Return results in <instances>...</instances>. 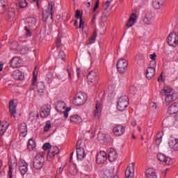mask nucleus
<instances>
[{
	"label": "nucleus",
	"instance_id": "57",
	"mask_svg": "<svg viewBox=\"0 0 178 178\" xmlns=\"http://www.w3.org/2000/svg\"><path fill=\"white\" fill-rule=\"evenodd\" d=\"M149 58L152 59V60H156V54L153 53L149 56Z\"/></svg>",
	"mask_w": 178,
	"mask_h": 178
},
{
	"label": "nucleus",
	"instance_id": "4",
	"mask_svg": "<svg viewBox=\"0 0 178 178\" xmlns=\"http://www.w3.org/2000/svg\"><path fill=\"white\" fill-rule=\"evenodd\" d=\"M56 109L59 113H63V116L67 118L69 116V111L72 108L70 107L66 108V104L64 102H58L56 104Z\"/></svg>",
	"mask_w": 178,
	"mask_h": 178
},
{
	"label": "nucleus",
	"instance_id": "25",
	"mask_svg": "<svg viewBox=\"0 0 178 178\" xmlns=\"http://www.w3.org/2000/svg\"><path fill=\"white\" fill-rule=\"evenodd\" d=\"M25 23L28 27H34L37 23V19L35 17H28L26 19Z\"/></svg>",
	"mask_w": 178,
	"mask_h": 178
},
{
	"label": "nucleus",
	"instance_id": "55",
	"mask_svg": "<svg viewBox=\"0 0 178 178\" xmlns=\"http://www.w3.org/2000/svg\"><path fill=\"white\" fill-rule=\"evenodd\" d=\"M111 6V1H107L104 5V10L105 12H106V10H108V8H109Z\"/></svg>",
	"mask_w": 178,
	"mask_h": 178
},
{
	"label": "nucleus",
	"instance_id": "27",
	"mask_svg": "<svg viewBox=\"0 0 178 178\" xmlns=\"http://www.w3.org/2000/svg\"><path fill=\"white\" fill-rule=\"evenodd\" d=\"M145 175L147 178H156L155 170L153 168H149L146 170Z\"/></svg>",
	"mask_w": 178,
	"mask_h": 178
},
{
	"label": "nucleus",
	"instance_id": "46",
	"mask_svg": "<svg viewBox=\"0 0 178 178\" xmlns=\"http://www.w3.org/2000/svg\"><path fill=\"white\" fill-rule=\"evenodd\" d=\"M49 129H51V122L50 121H47L46 122V125L44 127V131H49Z\"/></svg>",
	"mask_w": 178,
	"mask_h": 178
},
{
	"label": "nucleus",
	"instance_id": "38",
	"mask_svg": "<svg viewBox=\"0 0 178 178\" xmlns=\"http://www.w3.org/2000/svg\"><path fill=\"white\" fill-rule=\"evenodd\" d=\"M100 111H101V104H99V102L97 101L95 110L94 113V117L97 118V116H98V114L99 113Z\"/></svg>",
	"mask_w": 178,
	"mask_h": 178
},
{
	"label": "nucleus",
	"instance_id": "14",
	"mask_svg": "<svg viewBox=\"0 0 178 178\" xmlns=\"http://www.w3.org/2000/svg\"><path fill=\"white\" fill-rule=\"evenodd\" d=\"M154 19L155 16L152 15V13L151 11H148L146 13L145 18L143 19V22L145 23V24H151L154 22Z\"/></svg>",
	"mask_w": 178,
	"mask_h": 178
},
{
	"label": "nucleus",
	"instance_id": "35",
	"mask_svg": "<svg viewBox=\"0 0 178 178\" xmlns=\"http://www.w3.org/2000/svg\"><path fill=\"white\" fill-rule=\"evenodd\" d=\"M97 139L102 144L106 142V134L102 133V132H99L97 135Z\"/></svg>",
	"mask_w": 178,
	"mask_h": 178
},
{
	"label": "nucleus",
	"instance_id": "28",
	"mask_svg": "<svg viewBox=\"0 0 178 178\" xmlns=\"http://www.w3.org/2000/svg\"><path fill=\"white\" fill-rule=\"evenodd\" d=\"M16 16L15 8H8L6 13V17L7 19H13Z\"/></svg>",
	"mask_w": 178,
	"mask_h": 178
},
{
	"label": "nucleus",
	"instance_id": "39",
	"mask_svg": "<svg viewBox=\"0 0 178 178\" xmlns=\"http://www.w3.org/2000/svg\"><path fill=\"white\" fill-rule=\"evenodd\" d=\"M35 148V142L33 139H30L28 142V149L33 151Z\"/></svg>",
	"mask_w": 178,
	"mask_h": 178
},
{
	"label": "nucleus",
	"instance_id": "32",
	"mask_svg": "<svg viewBox=\"0 0 178 178\" xmlns=\"http://www.w3.org/2000/svg\"><path fill=\"white\" fill-rule=\"evenodd\" d=\"M6 6H8V0H0V13L6 11Z\"/></svg>",
	"mask_w": 178,
	"mask_h": 178
},
{
	"label": "nucleus",
	"instance_id": "51",
	"mask_svg": "<svg viewBox=\"0 0 178 178\" xmlns=\"http://www.w3.org/2000/svg\"><path fill=\"white\" fill-rule=\"evenodd\" d=\"M156 67V61L152 60L149 64V67H153V69H155Z\"/></svg>",
	"mask_w": 178,
	"mask_h": 178
},
{
	"label": "nucleus",
	"instance_id": "62",
	"mask_svg": "<svg viewBox=\"0 0 178 178\" xmlns=\"http://www.w3.org/2000/svg\"><path fill=\"white\" fill-rule=\"evenodd\" d=\"M162 80H163V72H162L161 74H160V76L158 78V81H162Z\"/></svg>",
	"mask_w": 178,
	"mask_h": 178
},
{
	"label": "nucleus",
	"instance_id": "21",
	"mask_svg": "<svg viewBox=\"0 0 178 178\" xmlns=\"http://www.w3.org/2000/svg\"><path fill=\"white\" fill-rule=\"evenodd\" d=\"M118 159V153L115 149H111L108 152V160L110 162H115Z\"/></svg>",
	"mask_w": 178,
	"mask_h": 178
},
{
	"label": "nucleus",
	"instance_id": "3",
	"mask_svg": "<svg viewBox=\"0 0 178 178\" xmlns=\"http://www.w3.org/2000/svg\"><path fill=\"white\" fill-rule=\"evenodd\" d=\"M86 101L87 94L83 92H79L75 95L72 103L74 105H75V106H81V105H84Z\"/></svg>",
	"mask_w": 178,
	"mask_h": 178
},
{
	"label": "nucleus",
	"instance_id": "56",
	"mask_svg": "<svg viewBox=\"0 0 178 178\" xmlns=\"http://www.w3.org/2000/svg\"><path fill=\"white\" fill-rule=\"evenodd\" d=\"M51 79H52V73L51 72L47 73V74L46 75V80L49 81V80H51Z\"/></svg>",
	"mask_w": 178,
	"mask_h": 178
},
{
	"label": "nucleus",
	"instance_id": "34",
	"mask_svg": "<svg viewBox=\"0 0 178 178\" xmlns=\"http://www.w3.org/2000/svg\"><path fill=\"white\" fill-rule=\"evenodd\" d=\"M36 88L38 92L42 94V92H44V90H45V84H44V82H38L36 84Z\"/></svg>",
	"mask_w": 178,
	"mask_h": 178
},
{
	"label": "nucleus",
	"instance_id": "42",
	"mask_svg": "<svg viewBox=\"0 0 178 178\" xmlns=\"http://www.w3.org/2000/svg\"><path fill=\"white\" fill-rule=\"evenodd\" d=\"M19 7L24 8L27 7V1L26 0H18Z\"/></svg>",
	"mask_w": 178,
	"mask_h": 178
},
{
	"label": "nucleus",
	"instance_id": "49",
	"mask_svg": "<svg viewBox=\"0 0 178 178\" xmlns=\"http://www.w3.org/2000/svg\"><path fill=\"white\" fill-rule=\"evenodd\" d=\"M37 83V75H35V70L33 71V77L32 79V86H35Z\"/></svg>",
	"mask_w": 178,
	"mask_h": 178
},
{
	"label": "nucleus",
	"instance_id": "53",
	"mask_svg": "<svg viewBox=\"0 0 178 178\" xmlns=\"http://www.w3.org/2000/svg\"><path fill=\"white\" fill-rule=\"evenodd\" d=\"M97 8H99V0H97L95 2V7L93 8L92 12H95Z\"/></svg>",
	"mask_w": 178,
	"mask_h": 178
},
{
	"label": "nucleus",
	"instance_id": "59",
	"mask_svg": "<svg viewBox=\"0 0 178 178\" xmlns=\"http://www.w3.org/2000/svg\"><path fill=\"white\" fill-rule=\"evenodd\" d=\"M21 51H22V52H24V54H26V52H28V51H29V47L24 46L22 47Z\"/></svg>",
	"mask_w": 178,
	"mask_h": 178
},
{
	"label": "nucleus",
	"instance_id": "10",
	"mask_svg": "<svg viewBox=\"0 0 178 178\" xmlns=\"http://www.w3.org/2000/svg\"><path fill=\"white\" fill-rule=\"evenodd\" d=\"M157 159L165 165H170L173 164V159H172L170 157L166 156V155L162 153H159L157 154Z\"/></svg>",
	"mask_w": 178,
	"mask_h": 178
},
{
	"label": "nucleus",
	"instance_id": "26",
	"mask_svg": "<svg viewBox=\"0 0 178 178\" xmlns=\"http://www.w3.org/2000/svg\"><path fill=\"white\" fill-rule=\"evenodd\" d=\"M145 57L143 54H138L136 56L135 61L138 65V66H143L144 65V60Z\"/></svg>",
	"mask_w": 178,
	"mask_h": 178
},
{
	"label": "nucleus",
	"instance_id": "30",
	"mask_svg": "<svg viewBox=\"0 0 178 178\" xmlns=\"http://www.w3.org/2000/svg\"><path fill=\"white\" fill-rule=\"evenodd\" d=\"M163 0H153V8L154 9H161V8H162V6H163Z\"/></svg>",
	"mask_w": 178,
	"mask_h": 178
},
{
	"label": "nucleus",
	"instance_id": "5",
	"mask_svg": "<svg viewBox=\"0 0 178 178\" xmlns=\"http://www.w3.org/2000/svg\"><path fill=\"white\" fill-rule=\"evenodd\" d=\"M87 80L88 84H94L96 87H99V77L98 76V74L94 71L89 72L87 76Z\"/></svg>",
	"mask_w": 178,
	"mask_h": 178
},
{
	"label": "nucleus",
	"instance_id": "50",
	"mask_svg": "<svg viewBox=\"0 0 178 178\" xmlns=\"http://www.w3.org/2000/svg\"><path fill=\"white\" fill-rule=\"evenodd\" d=\"M129 92H131V94H136V92H137V88L134 87V86H131L129 88Z\"/></svg>",
	"mask_w": 178,
	"mask_h": 178
},
{
	"label": "nucleus",
	"instance_id": "41",
	"mask_svg": "<svg viewBox=\"0 0 178 178\" xmlns=\"http://www.w3.org/2000/svg\"><path fill=\"white\" fill-rule=\"evenodd\" d=\"M11 49L14 51H20V48H19V43L17 42H13L10 44Z\"/></svg>",
	"mask_w": 178,
	"mask_h": 178
},
{
	"label": "nucleus",
	"instance_id": "36",
	"mask_svg": "<svg viewBox=\"0 0 178 178\" xmlns=\"http://www.w3.org/2000/svg\"><path fill=\"white\" fill-rule=\"evenodd\" d=\"M70 120L72 123H81L83 121V120H81V117L79 116V115L71 116Z\"/></svg>",
	"mask_w": 178,
	"mask_h": 178
},
{
	"label": "nucleus",
	"instance_id": "17",
	"mask_svg": "<svg viewBox=\"0 0 178 178\" xmlns=\"http://www.w3.org/2000/svg\"><path fill=\"white\" fill-rule=\"evenodd\" d=\"M178 113V103L172 104L167 111L168 115H176Z\"/></svg>",
	"mask_w": 178,
	"mask_h": 178
},
{
	"label": "nucleus",
	"instance_id": "64",
	"mask_svg": "<svg viewBox=\"0 0 178 178\" xmlns=\"http://www.w3.org/2000/svg\"><path fill=\"white\" fill-rule=\"evenodd\" d=\"M74 26H76V29H79V22L77 19L74 21Z\"/></svg>",
	"mask_w": 178,
	"mask_h": 178
},
{
	"label": "nucleus",
	"instance_id": "11",
	"mask_svg": "<svg viewBox=\"0 0 178 178\" xmlns=\"http://www.w3.org/2000/svg\"><path fill=\"white\" fill-rule=\"evenodd\" d=\"M51 113V105L44 104L41 107L40 117L47 118Z\"/></svg>",
	"mask_w": 178,
	"mask_h": 178
},
{
	"label": "nucleus",
	"instance_id": "2",
	"mask_svg": "<svg viewBox=\"0 0 178 178\" xmlns=\"http://www.w3.org/2000/svg\"><path fill=\"white\" fill-rule=\"evenodd\" d=\"M44 156L45 154L44 153H38L33 159V167L36 170L42 169V166H44V163L45 162Z\"/></svg>",
	"mask_w": 178,
	"mask_h": 178
},
{
	"label": "nucleus",
	"instance_id": "22",
	"mask_svg": "<svg viewBox=\"0 0 178 178\" xmlns=\"http://www.w3.org/2000/svg\"><path fill=\"white\" fill-rule=\"evenodd\" d=\"M155 68L148 67L146 70V78L148 80H151V79L155 76Z\"/></svg>",
	"mask_w": 178,
	"mask_h": 178
},
{
	"label": "nucleus",
	"instance_id": "18",
	"mask_svg": "<svg viewBox=\"0 0 178 178\" xmlns=\"http://www.w3.org/2000/svg\"><path fill=\"white\" fill-rule=\"evenodd\" d=\"M76 158L79 161H83L86 158V152L83 147H77Z\"/></svg>",
	"mask_w": 178,
	"mask_h": 178
},
{
	"label": "nucleus",
	"instance_id": "60",
	"mask_svg": "<svg viewBox=\"0 0 178 178\" xmlns=\"http://www.w3.org/2000/svg\"><path fill=\"white\" fill-rule=\"evenodd\" d=\"M156 141H159V143H161V141H162V136L158 134L156 136Z\"/></svg>",
	"mask_w": 178,
	"mask_h": 178
},
{
	"label": "nucleus",
	"instance_id": "20",
	"mask_svg": "<svg viewBox=\"0 0 178 178\" xmlns=\"http://www.w3.org/2000/svg\"><path fill=\"white\" fill-rule=\"evenodd\" d=\"M168 145L173 151H178V139L172 138L169 140Z\"/></svg>",
	"mask_w": 178,
	"mask_h": 178
},
{
	"label": "nucleus",
	"instance_id": "6",
	"mask_svg": "<svg viewBox=\"0 0 178 178\" xmlns=\"http://www.w3.org/2000/svg\"><path fill=\"white\" fill-rule=\"evenodd\" d=\"M129 106V97L127 96H122L118 99L117 109L120 111H123Z\"/></svg>",
	"mask_w": 178,
	"mask_h": 178
},
{
	"label": "nucleus",
	"instance_id": "37",
	"mask_svg": "<svg viewBox=\"0 0 178 178\" xmlns=\"http://www.w3.org/2000/svg\"><path fill=\"white\" fill-rule=\"evenodd\" d=\"M97 31L94 30L92 36L89 39L88 42L86 43V45H90V44H94L95 42V40L97 38Z\"/></svg>",
	"mask_w": 178,
	"mask_h": 178
},
{
	"label": "nucleus",
	"instance_id": "58",
	"mask_svg": "<svg viewBox=\"0 0 178 178\" xmlns=\"http://www.w3.org/2000/svg\"><path fill=\"white\" fill-rule=\"evenodd\" d=\"M70 172L71 175H76L77 174V169L74 168V170H73L72 168H70Z\"/></svg>",
	"mask_w": 178,
	"mask_h": 178
},
{
	"label": "nucleus",
	"instance_id": "54",
	"mask_svg": "<svg viewBox=\"0 0 178 178\" xmlns=\"http://www.w3.org/2000/svg\"><path fill=\"white\" fill-rule=\"evenodd\" d=\"M56 47H59L62 45V40H60V38H58L56 41Z\"/></svg>",
	"mask_w": 178,
	"mask_h": 178
},
{
	"label": "nucleus",
	"instance_id": "52",
	"mask_svg": "<svg viewBox=\"0 0 178 178\" xmlns=\"http://www.w3.org/2000/svg\"><path fill=\"white\" fill-rule=\"evenodd\" d=\"M78 29H82V30H84V21L83 19H81L79 21V26H78Z\"/></svg>",
	"mask_w": 178,
	"mask_h": 178
},
{
	"label": "nucleus",
	"instance_id": "13",
	"mask_svg": "<svg viewBox=\"0 0 178 178\" xmlns=\"http://www.w3.org/2000/svg\"><path fill=\"white\" fill-rule=\"evenodd\" d=\"M58 154H59V148H58V147L54 146L51 147V149L47 154V159H49V161H52V159L55 158V155H58Z\"/></svg>",
	"mask_w": 178,
	"mask_h": 178
},
{
	"label": "nucleus",
	"instance_id": "9",
	"mask_svg": "<svg viewBox=\"0 0 178 178\" xmlns=\"http://www.w3.org/2000/svg\"><path fill=\"white\" fill-rule=\"evenodd\" d=\"M54 3L50 2L47 7V10L42 13V20L43 22H47L48 20V17H51L52 19V15H54Z\"/></svg>",
	"mask_w": 178,
	"mask_h": 178
},
{
	"label": "nucleus",
	"instance_id": "15",
	"mask_svg": "<svg viewBox=\"0 0 178 178\" xmlns=\"http://www.w3.org/2000/svg\"><path fill=\"white\" fill-rule=\"evenodd\" d=\"M125 131L124 127L122 124H118L113 129V133H114L115 136H122Z\"/></svg>",
	"mask_w": 178,
	"mask_h": 178
},
{
	"label": "nucleus",
	"instance_id": "19",
	"mask_svg": "<svg viewBox=\"0 0 178 178\" xmlns=\"http://www.w3.org/2000/svg\"><path fill=\"white\" fill-rule=\"evenodd\" d=\"M175 120L176 122H178V112L175 115V116L173 115L168 116L165 119V123H167V124H171V125H173L175 124Z\"/></svg>",
	"mask_w": 178,
	"mask_h": 178
},
{
	"label": "nucleus",
	"instance_id": "31",
	"mask_svg": "<svg viewBox=\"0 0 178 178\" xmlns=\"http://www.w3.org/2000/svg\"><path fill=\"white\" fill-rule=\"evenodd\" d=\"M8 129V124L0 121V136H3Z\"/></svg>",
	"mask_w": 178,
	"mask_h": 178
},
{
	"label": "nucleus",
	"instance_id": "12",
	"mask_svg": "<svg viewBox=\"0 0 178 178\" xmlns=\"http://www.w3.org/2000/svg\"><path fill=\"white\" fill-rule=\"evenodd\" d=\"M106 159H108V157L106 156V153L105 152H100L99 153H97L96 156L97 163H105Z\"/></svg>",
	"mask_w": 178,
	"mask_h": 178
},
{
	"label": "nucleus",
	"instance_id": "47",
	"mask_svg": "<svg viewBox=\"0 0 178 178\" xmlns=\"http://www.w3.org/2000/svg\"><path fill=\"white\" fill-rule=\"evenodd\" d=\"M75 17H76V19H80V20H81V19H83V15L80 13V10H76Z\"/></svg>",
	"mask_w": 178,
	"mask_h": 178
},
{
	"label": "nucleus",
	"instance_id": "48",
	"mask_svg": "<svg viewBox=\"0 0 178 178\" xmlns=\"http://www.w3.org/2000/svg\"><path fill=\"white\" fill-rule=\"evenodd\" d=\"M104 178H112V173L109 170H106Z\"/></svg>",
	"mask_w": 178,
	"mask_h": 178
},
{
	"label": "nucleus",
	"instance_id": "63",
	"mask_svg": "<svg viewBox=\"0 0 178 178\" xmlns=\"http://www.w3.org/2000/svg\"><path fill=\"white\" fill-rule=\"evenodd\" d=\"M81 143H83V140H79L76 143V148H78V147H80V145H81Z\"/></svg>",
	"mask_w": 178,
	"mask_h": 178
},
{
	"label": "nucleus",
	"instance_id": "24",
	"mask_svg": "<svg viewBox=\"0 0 178 178\" xmlns=\"http://www.w3.org/2000/svg\"><path fill=\"white\" fill-rule=\"evenodd\" d=\"M137 20V15L136 13H132L129 17L128 22L127 23V27H132V26L136 23Z\"/></svg>",
	"mask_w": 178,
	"mask_h": 178
},
{
	"label": "nucleus",
	"instance_id": "8",
	"mask_svg": "<svg viewBox=\"0 0 178 178\" xmlns=\"http://www.w3.org/2000/svg\"><path fill=\"white\" fill-rule=\"evenodd\" d=\"M167 40L168 45H170V47H177L178 42L177 33L172 31L169 34Z\"/></svg>",
	"mask_w": 178,
	"mask_h": 178
},
{
	"label": "nucleus",
	"instance_id": "1",
	"mask_svg": "<svg viewBox=\"0 0 178 178\" xmlns=\"http://www.w3.org/2000/svg\"><path fill=\"white\" fill-rule=\"evenodd\" d=\"M161 95H165V104L170 105L172 102L177 99V93H175V91L169 87H165L161 92Z\"/></svg>",
	"mask_w": 178,
	"mask_h": 178
},
{
	"label": "nucleus",
	"instance_id": "45",
	"mask_svg": "<svg viewBox=\"0 0 178 178\" xmlns=\"http://www.w3.org/2000/svg\"><path fill=\"white\" fill-rule=\"evenodd\" d=\"M51 146L49 143H44L42 146V149H44V151H48V149H51Z\"/></svg>",
	"mask_w": 178,
	"mask_h": 178
},
{
	"label": "nucleus",
	"instance_id": "44",
	"mask_svg": "<svg viewBox=\"0 0 178 178\" xmlns=\"http://www.w3.org/2000/svg\"><path fill=\"white\" fill-rule=\"evenodd\" d=\"M24 30H25V34L26 35V37H31V31L30 30V26H26L24 27Z\"/></svg>",
	"mask_w": 178,
	"mask_h": 178
},
{
	"label": "nucleus",
	"instance_id": "33",
	"mask_svg": "<svg viewBox=\"0 0 178 178\" xmlns=\"http://www.w3.org/2000/svg\"><path fill=\"white\" fill-rule=\"evenodd\" d=\"M19 172L22 174V175H26V173H27V163H19Z\"/></svg>",
	"mask_w": 178,
	"mask_h": 178
},
{
	"label": "nucleus",
	"instance_id": "40",
	"mask_svg": "<svg viewBox=\"0 0 178 178\" xmlns=\"http://www.w3.org/2000/svg\"><path fill=\"white\" fill-rule=\"evenodd\" d=\"M19 131L21 134H24V133H27V124L26 123H22L19 126Z\"/></svg>",
	"mask_w": 178,
	"mask_h": 178
},
{
	"label": "nucleus",
	"instance_id": "29",
	"mask_svg": "<svg viewBox=\"0 0 178 178\" xmlns=\"http://www.w3.org/2000/svg\"><path fill=\"white\" fill-rule=\"evenodd\" d=\"M12 76L15 80H22L23 74L22 73V71L16 70L13 72Z\"/></svg>",
	"mask_w": 178,
	"mask_h": 178
},
{
	"label": "nucleus",
	"instance_id": "7",
	"mask_svg": "<svg viewBox=\"0 0 178 178\" xmlns=\"http://www.w3.org/2000/svg\"><path fill=\"white\" fill-rule=\"evenodd\" d=\"M127 66H129V63L124 58H120L117 62V70L119 73L124 74L127 71Z\"/></svg>",
	"mask_w": 178,
	"mask_h": 178
},
{
	"label": "nucleus",
	"instance_id": "16",
	"mask_svg": "<svg viewBox=\"0 0 178 178\" xmlns=\"http://www.w3.org/2000/svg\"><path fill=\"white\" fill-rule=\"evenodd\" d=\"M20 65H22V59L19 57H14L10 61V67H13V69L19 67Z\"/></svg>",
	"mask_w": 178,
	"mask_h": 178
},
{
	"label": "nucleus",
	"instance_id": "43",
	"mask_svg": "<svg viewBox=\"0 0 178 178\" xmlns=\"http://www.w3.org/2000/svg\"><path fill=\"white\" fill-rule=\"evenodd\" d=\"M58 59H61V60H66V56H65V51H60L58 53Z\"/></svg>",
	"mask_w": 178,
	"mask_h": 178
},
{
	"label": "nucleus",
	"instance_id": "61",
	"mask_svg": "<svg viewBox=\"0 0 178 178\" xmlns=\"http://www.w3.org/2000/svg\"><path fill=\"white\" fill-rule=\"evenodd\" d=\"M108 16H109L108 13H103L102 15V20H104V19H105L106 17H108Z\"/></svg>",
	"mask_w": 178,
	"mask_h": 178
},
{
	"label": "nucleus",
	"instance_id": "23",
	"mask_svg": "<svg viewBox=\"0 0 178 178\" xmlns=\"http://www.w3.org/2000/svg\"><path fill=\"white\" fill-rule=\"evenodd\" d=\"M9 109L10 116L16 118V116L15 115V114L16 113V106L15 105V101H13V99H11L9 102Z\"/></svg>",
	"mask_w": 178,
	"mask_h": 178
}]
</instances>
